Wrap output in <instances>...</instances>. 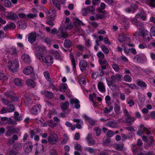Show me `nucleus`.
I'll return each mask as SVG.
<instances>
[{"label":"nucleus","mask_w":155,"mask_h":155,"mask_svg":"<svg viewBox=\"0 0 155 155\" xmlns=\"http://www.w3.org/2000/svg\"><path fill=\"white\" fill-rule=\"evenodd\" d=\"M37 15V14H29L27 15L26 18H25V20H28L29 19L33 18L34 17H36Z\"/></svg>","instance_id":"obj_35"},{"label":"nucleus","mask_w":155,"mask_h":155,"mask_svg":"<svg viewBox=\"0 0 155 155\" xmlns=\"http://www.w3.org/2000/svg\"><path fill=\"white\" fill-rule=\"evenodd\" d=\"M41 108V106L39 104H37L31 109L30 112L32 114L36 115L38 112L40 111Z\"/></svg>","instance_id":"obj_9"},{"label":"nucleus","mask_w":155,"mask_h":155,"mask_svg":"<svg viewBox=\"0 0 155 155\" xmlns=\"http://www.w3.org/2000/svg\"><path fill=\"white\" fill-rule=\"evenodd\" d=\"M46 96L49 98H51L53 96V94L51 92L46 91L45 92Z\"/></svg>","instance_id":"obj_42"},{"label":"nucleus","mask_w":155,"mask_h":155,"mask_svg":"<svg viewBox=\"0 0 155 155\" xmlns=\"http://www.w3.org/2000/svg\"><path fill=\"white\" fill-rule=\"evenodd\" d=\"M89 23L91 26H93L95 29H97L98 26V24L97 22L92 21L89 22Z\"/></svg>","instance_id":"obj_53"},{"label":"nucleus","mask_w":155,"mask_h":155,"mask_svg":"<svg viewBox=\"0 0 155 155\" xmlns=\"http://www.w3.org/2000/svg\"><path fill=\"white\" fill-rule=\"evenodd\" d=\"M110 88L112 91H114L117 90L119 88V87L116 84H114Z\"/></svg>","instance_id":"obj_55"},{"label":"nucleus","mask_w":155,"mask_h":155,"mask_svg":"<svg viewBox=\"0 0 155 155\" xmlns=\"http://www.w3.org/2000/svg\"><path fill=\"white\" fill-rule=\"evenodd\" d=\"M134 60L135 61L140 62L142 61V57L139 55H137L134 58Z\"/></svg>","instance_id":"obj_34"},{"label":"nucleus","mask_w":155,"mask_h":155,"mask_svg":"<svg viewBox=\"0 0 155 155\" xmlns=\"http://www.w3.org/2000/svg\"><path fill=\"white\" fill-rule=\"evenodd\" d=\"M135 120L134 117H132L131 115L126 117L125 120L126 122L127 123H131Z\"/></svg>","instance_id":"obj_24"},{"label":"nucleus","mask_w":155,"mask_h":155,"mask_svg":"<svg viewBox=\"0 0 155 155\" xmlns=\"http://www.w3.org/2000/svg\"><path fill=\"white\" fill-rule=\"evenodd\" d=\"M8 67L10 71L13 72L16 71V69L19 67V63L18 59H16L14 62L9 61L8 62Z\"/></svg>","instance_id":"obj_2"},{"label":"nucleus","mask_w":155,"mask_h":155,"mask_svg":"<svg viewBox=\"0 0 155 155\" xmlns=\"http://www.w3.org/2000/svg\"><path fill=\"white\" fill-rule=\"evenodd\" d=\"M52 2L55 7L59 10L61 9L60 5L59 2L56 0H53Z\"/></svg>","instance_id":"obj_30"},{"label":"nucleus","mask_w":155,"mask_h":155,"mask_svg":"<svg viewBox=\"0 0 155 155\" xmlns=\"http://www.w3.org/2000/svg\"><path fill=\"white\" fill-rule=\"evenodd\" d=\"M112 67L114 71L116 72L119 71L120 68L119 65L116 63H114L112 65Z\"/></svg>","instance_id":"obj_31"},{"label":"nucleus","mask_w":155,"mask_h":155,"mask_svg":"<svg viewBox=\"0 0 155 155\" xmlns=\"http://www.w3.org/2000/svg\"><path fill=\"white\" fill-rule=\"evenodd\" d=\"M61 36L62 38H65L68 36V34L67 32L62 31L61 32Z\"/></svg>","instance_id":"obj_62"},{"label":"nucleus","mask_w":155,"mask_h":155,"mask_svg":"<svg viewBox=\"0 0 155 155\" xmlns=\"http://www.w3.org/2000/svg\"><path fill=\"white\" fill-rule=\"evenodd\" d=\"M17 52L16 49L14 48H12L9 50V53L11 54H16Z\"/></svg>","instance_id":"obj_48"},{"label":"nucleus","mask_w":155,"mask_h":155,"mask_svg":"<svg viewBox=\"0 0 155 155\" xmlns=\"http://www.w3.org/2000/svg\"><path fill=\"white\" fill-rule=\"evenodd\" d=\"M31 98L29 96H26L25 100V103L26 106H28L30 104H31Z\"/></svg>","instance_id":"obj_28"},{"label":"nucleus","mask_w":155,"mask_h":155,"mask_svg":"<svg viewBox=\"0 0 155 155\" xmlns=\"http://www.w3.org/2000/svg\"><path fill=\"white\" fill-rule=\"evenodd\" d=\"M97 55L99 58V59H103L104 58V55L101 51L99 52L97 54Z\"/></svg>","instance_id":"obj_52"},{"label":"nucleus","mask_w":155,"mask_h":155,"mask_svg":"<svg viewBox=\"0 0 155 155\" xmlns=\"http://www.w3.org/2000/svg\"><path fill=\"white\" fill-rule=\"evenodd\" d=\"M147 1V4L150 6L153 7H155V0H148Z\"/></svg>","instance_id":"obj_37"},{"label":"nucleus","mask_w":155,"mask_h":155,"mask_svg":"<svg viewBox=\"0 0 155 155\" xmlns=\"http://www.w3.org/2000/svg\"><path fill=\"white\" fill-rule=\"evenodd\" d=\"M13 148L19 150L22 148L21 143H15L12 146Z\"/></svg>","instance_id":"obj_29"},{"label":"nucleus","mask_w":155,"mask_h":155,"mask_svg":"<svg viewBox=\"0 0 155 155\" xmlns=\"http://www.w3.org/2000/svg\"><path fill=\"white\" fill-rule=\"evenodd\" d=\"M46 13L47 14V16L48 17L51 18H53L54 17L55 15V14L54 13V15H52V14H51V12L47 10V12H46Z\"/></svg>","instance_id":"obj_61"},{"label":"nucleus","mask_w":155,"mask_h":155,"mask_svg":"<svg viewBox=\"0 0 155 155\" xmlns=\"http://www.w3.org/2000/svg\"><path fill=\"white\" fill-rule=\"evenodd\" d=\"M37 36L35 32H31L28 35V41L33 43L36 40Z\"/></svg>","instance_id":"obj_8"},{"label":"nucleus","mask_w":155,"mask_h":155,"mask_svg":"<svg viewBox=\"0 0 155 155\" xmlns=\"http://www.w3.org/2000/svg\"><path fill=\"white\" fill-rule=\"evenodd\" d=\"M99 61L100 65L108 64L107 61L105 60H103L102 59H99Z\"/></svg>","instance_id":"obj_59"},{"label":"nucleus","mask_w":155,"mask_h":155,"mask_svg":"<svg viewBox=\"0 0 155 155\" xmlns=\"http://www.w3.org/2000/svg\"><path fill=\"white\" fill-rule=\"evenodd\" d=\"M101 48L103 51L106 54H107L109 53V50L105 46L103 45L101 46Z\"/></svg>","instance_id":"obj_39"},{"label":"nucleus","mask_w":155,"mask_h":155,"mask_svg":"<svg viewBox=\"0 0 155 155\" xmlns=\"http://www.w3.org/2000/svg\"><path fill=\"white\" fill-rule=\"evenodd\" d=\"M60 91L64 92L67 89L68 86L66 84H61L60 86Z\"/></svg>","instance_id":"obj_26"},{"label":"nucleus","mask_w":155,"mask_h":155,"mask_svg":"<svg viewBox=\"0 0 155 155\" xmlns=\"http://www.w3.org/2000/svg\"><path fill=\"white\" fill-rule=\"evenodd\" d=\"M33 146L30 141H27L24 145L23 149L25 152L26 153H29L31 151H32Z\"/></svg>","instance_id":"obj_7"},{"label":"nucleus","mask_w":155,"mask_h":155,"mask_svg":"<svg viewBox=\"0 0 155 155\" xmlns=\"http://www.w3.org/2000/svg\"><path fill=\"white\" fill-rule=\"evenodd\" d=\"M70 103L72 104H75V107L77 109H78L80 108V105L79 104V101L77 99L74 98L71 99L70 101Z\"/></svg>","instance_id":"obj_14"},{"label":"nucleus","mask_w":155,"mask_h":155,"mask_svg":"<svg viewBox=\"0 0 155 155\" xmlns=\"http://www.w3.org/2000/svg\"><path fill=\"white\" fill-rule=\"evenodd\" d=\"M69 104L68 101H65L64 103H62L61 104V107L63 111L66 110L69 106Z\"/></svg>","instance_id":"obj_22"},{"label":"nucleus","mask_w":155,"mask_h":155,"mask_svg":"<svg viewBox=\"0 0 155 155\" xmlns=\"http://www.w3.org/2000/svg\"><path fill=\"white\" fill-rule=\"evenodd\" d=\"M26 83L28 86L31 87L33 88L35 85V82L31 79H28L26 80Z\"/></svg>","instance_id":"obj_19"},{"label":"nucleus","mask_w":155,"mask_h":155,"mask_svg":"<svg viewBox=\"0 0 155 155\" xmlns=\"http://www.w3.org/2000/svg\"><path fill=\"white\" fill-rule=\"evenodd\" d=\"M15 106L12 104H9L8 106L7 110L9 112H13L15 110Z\"/></svg>","instance_id":"obj_32"},{"label":"nucleus","mask_w":155,"mask_h":155,"mask_svg":"<svg viewBox=\"0 0 155 155\" xmlns=\"http://www.w3.org/2000/svg\"><path fill=\"white\" fill-rule=\"evenodd\" d=\"M113 108V106L111 105L109 106V109L106 107L104 108V112L105 113H109L112 110Z\"/></svg>","instance_id":"obj_38"},{"label":"nucleus","mask_w":155,"mask_h":155,"mask_svg":"<svg viewBox=\"0 0 155 155\" xmlns=\"http://www.w3.org/2000/svg\"><path fill=\"white\" fill-rule=\"evenodd\" d=\"M34 49L35 51H38L39 52L36 54V56L40 61L48 66L52 64L53 63L52 57L48 55L45 57L42 54L44 52H45V48H40L38 46H36L34 47Z\"/></svg>","instance_id":"obj_1"},{"label":"nucleus","mask_w":155,"mask_h":155,"mask_svg":"<svg viewBox=\"0 0 155 155\" xmlns=\"http://www.w3.org/2000/svg\"><path fill=\"white\" fill-rule=\"evenodd\" d=\"M124 84L127 85L130 88L133 89H136L137 87L135 85V84H130L128 83H125V84Z\"/></svg>","instance_id":"obj_54"},{"label":"nucleus","mask_w":155,"mask_h":155,"mask_svg":"<svg viewBox=\"0 0 155 155\" xmlns=\"http://www.w3.org/2000/svg\"><path fill=\"white\" fill-rule=\"evenodd\" d=\"M2 100L3 104L5 105H8L9 104H10L12 103L11 101L6 100L3 98L2 99Z\"/></svg>","instance_id":"obj_46"},{"label":"nucleus","mask_w":155,"mask_h":155,"mask_svg":"<svg viewBox=\"0 0 155 155\" xmlns=\"http://www.w3.org/2000/svg\"><path fill=\"white\" fill-rule=\"evenodd\" d=\"M4 15L7 18L12 20H15L18 18L16 14L12 12H4Z\"/></svg>","instance_id":"obj_5"},{"label":"nucleus","mask_w":155,"mask_h":155,"mask_svg":"<svg viewBox=\"0 0 155 155\" xmlns=\"http://www.w3.org/2000/svg\"><path fill=\"white\" fill-rule=\"evenodd\" d=\"M123 144H117L115 146L116 149L119 151H121L123 147Z\"/></svg>","instance_id":"obj_49"},{"label":"nucleus","mask_w":155,"mask_h":155,"mask_svg":"<svg viewBox=\"0 0 155 155\" xmlns=\"http://www.w3.org/2000/svg\"><path fill=\"white\" fill-rule=\"evenodd\" d=\"M70 59L71 60V61L73 66V68L74 69L76 68V65H75V60L73 57L70 55Z\"/></svg>","instance_id":"obj_45"},{"label":"nucleus","mask_w":155,"mask_h":155,"mask_svg":"<svg viewBox=\"0 0 155 155\" xmlns=\"http://www.w3.org/2000/svg\"><path fill=\"white\" fill-rule=\"evenodd\" d=\"M53 55L55 56L57 60H62V57L61 54L58 51H54L53 52Z\"/></svg>","instance_id":"obj_21"},{"label":"nucleus","mask_w":155,"mask_h":155,"mask_svg":"<svg viewBox=\"0 0 155 155\" xmlns=\"http://www.w3.org/2000/svg\"><path fill=\"white\" fill-rule=\"evenodd\" d=\"M33 72V68L32 67H28L24 68L23 72L26 75L31 74Z\"/></svg>","instance_id":"obj_16"},{"label":"nucleus","mask_w":155,"mask_h":155,"mask_svg":"<svg viewBox=\"0 0 155 155\" xmlns=\"http://www.w3.org/2000/svg\"><path fill=\"white\" fill-rule=\"evenodd\" d=\"M72 42L70 40L66 39L64 41V45L66 48H69L72 46Z\"/></svg>","instance_id":"obj_18"},{"label":"nucleus","mask_w":155,"mask_h":155,"mask_svg":"<svg viewBox=\"0 0 155 155\" xmlns=\"http://www.w3.org/2000/svg\"><path fill=\"white\" fill-rule=\"evenodd\" d=\"M21 58L24 62L26 63H29L31 61V58L29 56L26 54L23 55Z\"/></svg>","instance_id":"obj_15"},{"label":"nucleus","mask_w":155,"mask_h":155,"mask_svg":"<svg viewBox=\"0 0 155 155\" xmlns=\"http://www.w3.org/2000/svg\"><path fill=\"white\" fill-rule=\"evenodd\" d=\"M66 25V29L69 30H71L73 28V26L70 22H67Z\"/></svg>","instance_id":"obj_58"},{"label":"nucleus","mask_w":155,"mask_h":155,"mask_svg":"<svg viewBox=\"0 0 155 155\" xmlns=\"http://www.w3.org/2000/svg\"><path fill=\"white\" fill-rule=\"evenodd\" d=\"M127 103L129 104V106L130 107H132L134 104V102L131 99H130L127 101Z\"/></svg>","instance_id":"obj_56"},{"label":"nucleus","mask_w":155,"mask_h":155,"mask_svg":"<svg viewBox=\"0 0 155 155\" xmlns=\"http://www.w3.org/2000/svg\"><path fill=\"white\" fill-rule=\"evenodd\" d=\"M122 76L118 73L111 76L110 78L114 82L120 81L122 79Z\"/></svg>","instance_id":"obj_12"},{"label":"nucleus","mask_w":155,"mask_h":155,"mask_svg":"<svg viewBox=\"0 0 155 155\" xmlns=\"http://www.w3.org/2000/svg\"><path fill=\"white\" fill-rule=\"evenodd\" d=\"M124 79L125 81L128 82H130L132 81L131 77L128 75H125L124 76Z\"/></svg>","instance_id":"obj_50"},{"label":"nucleus","mask_w":155,"mask_h":155,"mask_svg":"<svg viewBox=\"0 0 155 155\" xmlns=\"http://www.w3.org/2000/svg\"><path fill=\"white\" fill-rule=\"evenodd\" d=\"M7 130L5 134V135L7 137H10L13 134L17 133L21 130L19 127L15 128L13 127L8 126L7 127Z\"/></svg>","instance_id":"obj_3"},{"label":"nucleus","mask_w":155,"mask_h":155,"mask_svg":"<svg viewBox=\"0 0 155 155\" xmlns=\"http://www.w3.org/2000/svg\"><path fill=\"white\" fill-rule=\"evenodd\" d=\"M44 147L43 145L39 144L38 145L36 143L34 145L32 148V151L35 154H38L39 153H42L44 151Z\"/></svg>","instance_id":"obj_4"},{"label":"nucleus","mask_w":155,"mask_h":155,"mask_svg":"<svg viewBox=\"0 0 155 155\" xmlns=\"http://www.w3.org/2000/svg\"><path fill=\"white\" fill-rule=\"evenodd\" d=\"M48 125L51 127L53 128L56 126L57 124L53 120H50L48 122Z\"/></svg>","instance_id":"obj_43"},{"label":"nucleus","mask_w":155,"mask_h":155,"mask_svg":"<svg viewBox=\"0 0 155 155\" xmlns=\"http://www.w3.org/2000/svg\"><path fill=\"white\" fill-rule=\"evenodd\" d=\"M114 110L117 114H119L120 113V108L119 104L117 103L114 104Z\"/></svg>","instance_id":"obj_23"},{"label":"nucleus","mask_w":155,"mask_h":155,"mask_svg":"<svg viewBox=\"0 0 155 155\" xmlns=\"http://www.w3.org/2000/svg\"><path fill=\"white\" fill-rule=\"evenodd\" d=\"M4 4L5 7L10 8L12 7L11 2L8 0H6L4 1Z\"/></svg>","instance_id":"obj_47"},{"label":"nucleus","mask_w":155,"mask_h":155,"mask_svg":"<svg viewBox=\"0 0 155 155\" xmlns=\"http://www.w3.org/2000/svg\"><path fill=\"white\" fill-rule=\"evenodd\" d=\"M119 38H120L118 39V40L120 42H122L126 40L127 37L125 35H123L120 36Z\"/></svg>","instance_id":"obj_51"},{"label":"nucleus","mask_w":155,"mask_h":155,"mask_svg":"<svg viewBox=\"0 0 155 155\" xmlns=\"http://www.w3.org/2000/svg\"><path fill=\"white\" fill-rule=\"evenodd\" d=\"M44 74L46 79L49 82L51 81V78L49 77V73L48 71H45L44 73Z\"/></svg>","instance_id":"obj_40"},{"label":"nucleus","mask_w":155,"mask_h":155,"mask_svg":"<svg viewBox=\"0 0 155 155\" xmlns=\"http://www.w3.org/2000/svg\"><path fill=\"white\" fill-rule=\"evenodd\" d=\"M82 11L83 15H86L89 12L87 8H83L82 9Z\"/></svg>","instance_id":"obj_64"},{"label":"nucleus","mask_w":155,"mask_h":155,"mask_svg":"<svg viewBox=\"0 0 155 155\" xmlns=\"http://www.w3.org/2000/svg\"><path fill=\"white\" fill-rule=\"evenodd\" d=\"M97 87L98 89L101 92L104 93L105 91V87L103 82H99L98 83Z\"/></svg>","instance_id":"obj_17"},{"label":"nucleus","mask_w":155,"mask_h":155,"mask_svg":"<svg viewBox=\"0 0 155 155\" xmlns=\"http://www.w3.org/2000/svg\"><path fill=\"white\" fill-rule=\"evenodd\" d=\"M142 37L146 40V41H149L152 38V36L150 33L147 31L144 30L142 32Z\"/></svg>","instance_id":"obj_10"},{"label":"nucleus","mask_w":155,"mask_h":155,"mask_svg":"<svg viewBox=\"0 0 155 155\" xmlns=\"http://www.w3.org/2000/svg\"><path fill=\"white\" fill-rule=\"evenodd\" d=\"M143 125H140V129H138V130L137 132V135L141 136L143 134V133L142 130V129L143 128Z\"/></svg>","instance_id":"obj_41"},{"label":"nucleus","mask_w":155,"mask_h":155,"mask_svg":"<svg viewBox=\"0 0 155 155\" xmlns=\"http://www.w3.org/2000/svg\"><path fill=\"white\" fill-rule=\"evenodd\" d=\"M94 130L96 132V135L97 136H99L101 133V130L98 127H95L94 129Z\"/></svg>","instance_id":"obj_44"},{"label":"nucleus","mask_w":155,"mask_h":155,"mask_svg":"<svg viewBox=\"0 0 155 155\" xmlns=\"http://www.w3.org/2000/svg\"><path fill=\"white\" fill-rule=\"evenodd\" d=\"M15 84L18 86H21L22 85V83L21 81L18 78L15 79L14 80Z\"/></svg>","instance_id":"obj_36"},{"label":"nucleus","mask_w":155,"mask_h":155,"mask_svg":"<svg viewBox=\"0 0 155 155\" xmlns=\"http://www.w3.org/2000/svg\"><path fill=\"white\" fill-rule=\"evenodd\" d=\"M73 21L75 26H77V28H79L81 27V22L77 18H74Z\"/></svg>","instance_id":"obj_27"},{"label":"nucleus","mask_w":155,"mask_h":155,"mask_svg":"<svg viewBox=\"0 0 155 155\" xmlns=\"http://www.w3.org/2000/svg\"><path fill=\"white\" fill-rule=\"evenodd\" d=\"M84 149L85 151H87L91 154L94 153L95 151V149L90 147H85Z\"/></svg>","instance_id":"obj_33"},{"label":"nucleus","mask_w":155,"mask_h":155,"mask_svg":"<svg viewBox=\"0 0 155 155\" xmlns=\"http://www.w3.org/2000/svg\"><path fill=\"white\" fill-rule=\"evenodd\" d=\"M136 17L137 18L141 19L143 21L145 20L147 18L146 16L143 14L142 12L137 14L136 15Z\"/></svg>","instance_id":"obj_20"},{"label":"nucleus","mask_w":155,"mask_h":155,"mask_svg":"<svg viewBox=\"0 0 155 155\" xmlns=\"http://www.w3.org/2000/svg\"><path fill=\"white\" fill-rule=\"evenodd\" d=\"M74 149L77 150L81 151L82 150V147L80 144H76L74 146Z\"/></svg>","instance_id":"obj_60"},{"label":"nucleus","mask_w":155,"mask_h":155,"mask_svg":"<svg viewBox=\"0 0 155 155\" xmlns=\"http://www.w3.org/2000/svg\"><path fill=\"white\" fill-rule=\"evenodd\" d=\"M58 136L56 134H51L48 137V142L51 144H55L58 140Z\"/></svg>","instance_id":"obj_6"},{"label":"nucleus","mask_w":155,"mask_h":155,"mask_svg":"<svg viewBox=\"0 0 155 155\" xmlns=\"http://www.w3.org/2000/svg\"><path fill=\"white\" fill-rule=\"evenodd\" d=\"M105 124L107 126L111 128H116L117 127V123L115 120L108 121Z\"/></svg>","instance_id":"obj_13"},{"label":"nucleus","mask_w":155,"mask_h":155,"mask_svg":"<svg viewBox=\"0 0 155 155\" xmlns=\"http://www.w3.org/2000/svg\"><path fill=\"white\" fill-rule=\"evenodd\" d=\"M88 12H93L95 11V9L94 6H89L87 8Z\"/></svg>","instance_id":"obj_63"},{"label":"nucleus","mask_w":155,"mask_h":155,"mask_svg":"<svg viewBox=\"0 0 155 155\" xmlns=\"http://www.w3.org/2000/svg\"><path fill=\"white\" fill-rule=\"evenodd\" d=\"M79 66L80 70L83 71L86 70L87 67V62L84 60H82L80 61Z\"/></svg>","instance_id":"obj_11"},{"label":"nucleus","mask_w":155,"mask_h":155,"mask_svg":"<svg viewBox=\"0 0 155 155\" xmlns=\"http://www.w3.org/2000/svg\"><path fill=\"white\" fill-rule=\"evenodd\" d=\"M136 84L141 87H146L147 86V84L144 82L140 80H137Z\"/></svg>","instance_id":"obj_25"},{"label":"nucleus","mask_w":155,"mask_h":155,"mask_svg":"<svg viewBox=\"0 0 155 155\" xmlns=\"http://www.w3.org/2000/svg\"><path fill=\"white\" fill-rule=\"evenodd\" d=\"M110 140L109 138H107L103 142V144L104 146H107L110 143Z\"/></svg>","instance_id":"obj_57"}]
</instances>
